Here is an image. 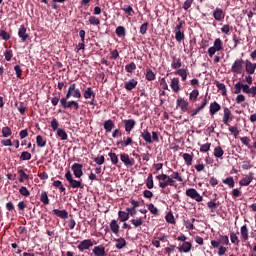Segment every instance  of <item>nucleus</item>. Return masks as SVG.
I'll return each mask as SVG.
<instances>
[{
  "mask_svg": "<svg viewBox=\"0 0 256 256\" xmlns=\"http://www.w3.org/2000/svg\"><path fill=\"white\" fill-rule=\"evenodd\" d=\"M156 179L158 181V186L160 189H162V193L165 195H169L171 193V190H165L167 187H175L177 188V181L178 183H183V176L177 171L172 172V174L169 176L167 174H159L156 176Z\"/></svg>",
  "mask_w": 256,
  "mask_h": 256,
  "instance_id": "obj_1",
  "label": "nucleus"
},
{
  "mask_svg": "<svg viewBox=\"0 0 256 256\" xmlns=\"http://www.w3.org/2000/svg\"><path fill=\"white\" fill-rule=\"evenodd\" d=\"M67 96L60 99V105L62 109H74V111H78L79 109V103L75 100L68 101Z\"/></svg>",
  "mask_w": 256,
  "mask_h": 256,
  "instance_id": "obj_2",
  "label": "nucleus"
},
{
  "mask_svg": "<svg viewBox=\"0 0 256 256\" xmlns=\"http://www.w3.org/2000/svg\"><path fill=\"white\" fill-rule=\"evenodd\" d=\"M65 179L69 183L71 189H83V182L81 180H75L71 171H67Z\"/></svg>",
  "mask_w": 256,
  "mask_h": 256,
  "instance_id": "obj_3",
  "label": "nucleus"
},
{
  "mask_svg": "<svg viewBox=\"0 0 256 256\" xmlns=\"http://www.w3.org/2000/svg\"><path fill=\"white\" fill-rule=\"evenodd\" d=\"M73 97L74 99H81V90L77 88V84L72 83L69 85L67 93H66V98H71Z\"/></svg>",
  "mask_w": 256,
  "mask_h": 256,
  "instance_id": "obj_4",
  "label": "nucleus"
},
{
  "mask_svg": "<svg viewBox=\"0 0 256 256\" xmlns=\"http://www.w3.org/2000/svg\"><path fill=\"white\" fill-rule=\"evenodd\" d=\"M186 197L193 199L197 203H201L203 201V196L199 194V192L195 188H189L186 190Z\"/></svg>",
  "mask_w": 256,
  "mask_h": 256,
  "instance_id": "obj_5",
  "label": "nucleus"
},
{
  "mask_svg": "<svg viewBox=\"0 0 256 256\" xmlns=\"http://www.w3.org/2000/svg\"><path fill=\"white\" fill-rule=\"evenodd\" d=\"M95 243L91 239H85L79 242L77 249L80 251V253H83V251H87L93 247Z\"/></svg>",
  "mask_w": 256,
  "mask_h": 256,
  "instance_id": "obj_6",
  "label": "nucleus"
},
{
  "mask_svg": "<svg viewBox=\"0 0 256 256\" xmlns=\"http://www.w3.org/2000/svg\"><path fill=\"white\" fill-rule=\"evenodd\" d=\"M231 72L235 75L243 73V59H236L231 67Z\"/></svg>",
  "mask_w": 256,
  "mask_h": 256,
  "instance_id": "obj_7",
  "label": "nucleus"
},
{
  "mask_svg": "<svg viewBox=\"0 0 256 256\" xmlns=\"http://www.w3.org/2000/svg\"><path fill=\"white\" fill-rule=\"evenodd\" d=\"M120 161H122L125 167H133V165H135V159L130 158L127 153L120 154Z\"/></svg>",
  "mask_w": 256,
  "mask_h": 256,
  "instance_id": "obj_8",
  "label": "nucleus"
},
{
  "mask_svg": "<svg viewBox=\"0 0 256 256\" xmlns=\"http://www.w3.org/2000/svg\"><path fill=\"white\" fill-rule=\"evenodd\" d=\"M71 169L73 171L74 177H76V179H81V177L83 175V164L74 163L71 166Z\"/></svg>",
  "mask_w": 256,
  "mask_h": 256,
  "instance_id": "obj_9",
  "label": "nucleus"
},
{
  "mask_svg": "<svg viewBox=\"0 0 256 256\" xmlns=\"http://www.w3.org/2000/svg\"><path fill=\"white\" fill-rule=\"evenodd\" d=\"M176 107L181 109L183 113H187V111H189V102L184 98H178L176 101Z\"/></svg>",
  "mask_w": 256,
  "mask_h": 256,
  "instance_id": "obj_10",
  "label": "nucleus"
},
{
  "mask_svg": "<svg viewBox=\"0 0 256 256\" xmlns=\"http://www.w3.org/2000/svg\"><path fill=\"white\" fill-rule=\"evenodd\" d=\"M231 121H233V114L229 108L225 107L222 122L229 127Z\"/></svg>",
  "mask_w": 256,
  "mask_h": 256,
  "instance_id": "obj_11",
  "label": "nucleus"
},
{
  "mask_svg": "<svg viewBox=\"0 0 256 256\" xmlns=\"http://www.w3.org/2000/svg\"><path fill=\"white\" fill-rule=\"evenodd\" d=\"M179 253H190L193 249V244L191 242H183L177 247Z\"/></svg>",
  "mask_w": 256,
  "mask_h": 256,
  "instance_id": "obj_12",
  "label": "nucleus"
},
{
  "mask_svg": "<svg viewBox=\"0 0 256 256\" xmlns=\"http://www.w3.org/2000/svg\"><path fill=\"white\" fill-rule=\"evenodd\" d=\"M170 87L173 91V93H179L181 91V84L179 81V78L174 77L170 80Z\"/></svg>",
  "mask_w": 256,
  "mask_h": 256,
  "instance_id": "obj_13",
  "label": "nucleus"
},
{
  "mask_svg": "<svg viewBox=\"0 0 256 256\" xmlns=\"http://www.w3.org/2000/svg\"><path fill=\"white\" fill-rule=\"evenodd\" d=\"M240 237H241L242 243H246L247 241H249V228L247 227V224L241 226Z\"/></svg>",
  "mask_w": 256,
  "mask_h": 256,
  "instance_id": "obj_14",
  "label": "nucleus"
},
{
  "mask_svg": "<svg viewBox=\"0 0 256 256\" xmlns=\"http://www.w3.org/2000/svg\"><path fill=\"white\" fill-rule=\"evenodd\" d=\"M213 17L215 21L221 22L225 20V13L223 12V9L217 7L213 11Z\"/></svg>",
  "mask_w": 256,
  "mask_h": 256,
  "instance_id": "obj_15",
  "label": "nucleus"
},
{
  "mask_svg": "<svg viewBox=\"0 0 256 256\" xmlns=\"http://www.w3.org/2000/svg\"><path fill=\"white\" fill-rule=\"evenodd\" d=\"M18 37H20L22 43H25L29 39V34H27V28L25 25H21L18 29Z\"/></svg>",
  "mask_w": 256,
  "mask_h": 256,
  "instance_id": "obj_16",
  "label": "nucleus"
},
{
  "mask_svg": "<svg viewBox=\"0 0 256 256\" xmlns=\"http://www.w3.org/2000/svg\"><path fill=\"white\" fill-rule=\"evenodd\" d=\"M253 179V173L250 172L248 175H246L243 179L239 181V185H241V187H248V185H251Z\"/></svg>",
  "mask_w": 256,
  "mask_h": 256,
  "instance_id": "obj_17",
  "label": "nucleus"
},
{
  "mask_svg": "<svg viewBox=\"0 0 256 256\" xmlns=\"http://www.w3.org/2000/svg\"><path fill=\"white\" fill-rule=\"evenodd\" d=\"M135 125H137V122H135L134 119L124 120V127H125L126 133H131V131L135 129Z\"/></svg>",
  "mask_w": 256,
  "mask_h": 256,
  "instance_id": "obj_18",
  "label": "nucleus"
},
{
  "mask_svg": "<svg viewBox=\"0 0 256 256\" xmlns=\"http://www.w3.org/2000/svg\"><path fill=\"white\" fill-rule=\"evenodd\" d=\"M245 71L248 75H253L256 71V63L251 62L250 60L245 61Z\"/></svg>",
  "mask_w": 256,
  "mask_h": 256,
  "instance_id": "obj_19",
  "label": "nucleus"
},
{
  "mask_svg": "<svg viewBox=\"0 0 256 256\" xmlns=\"http://www.w3.org/2000/svg\"><path fill=\"white\" fill-rule=\"evenodd\" d=\"M92 253L94 256H107V253L105 252V246L103 245L95 246L92 250Z\"/></svg>",
  "mask_w": 256,
  "mask_h": 256,
  "instance_id": "obj_20",
  "label": "nucleus"
},
{
  "mask_svg": "<svg viewBox=\"0 0 256 256\" xmlns=\"http://www.w3.org/2000/svg\"><path fill=\"white\" fill-rule=\"evenodd\" d=\"M219 111H221V105L217 103V101L212 102L210 104V110H209L211 117L219 113Z\"/></svg>",
  "mask_w": 256,
  "mask_h": 256,
  "instance_id": "obj_21",
  "label": "nucleus"
},
{
  "mask_svg": "<svg viewBox=\"0 0 256 256\" xmlns=\"http://www.w3.org/2000/svg\"><path fill=\"white\" fill-rule=\"evenodd\" d=\"M53 213L56 217H60V219H68L69 217V212H67V210L54 209Z\"/></svg>",
  "mask_w": 256,
  "mask_h": 256,
  "instance_id": "obj_22",
  "label": "nucleus"
},
{
  "mask_svg": "<svg viewBox=\"0 0 256 256\" xmlns=\"http://www.w3.org/2000/svg\"><path fill=\"white\" fill-rule=\"evenodd\" d=\"M130 223L133 225L134 229H139L143 223V217L133 218L130 220Z\"/></svg>",
  "mask_w": 256,
  "mask_h": 256,
  "instance_id": "obj_23",
  "label": "nucleus"
},
{
  "mask_svg": "<svg viewBox=\"0 0 256 256\" xmlns=\"http://www.w3.org/2000/svg\"><path fill=\"white\" fill-rule=\"evenodd\" d=\"M137 80L135 79H130L128 82L125 83V89L126 91H133L135 87H137Z\"/></svg>",
  "mask_w": 256,
  "mask_h": 256,
  "instance_id": "obj_24",
  "label": "nucleus"
},
{
  "mask_svg": "<svg viewBox=\"0 0 256 256\" xmlns=\"http://www.w3.org/2000/svg\"><path fill=\"white\" fill-rule=\"evenodd\" d=\"M109 227L112 231V233H114V235H119V224L117 223V220H111Z\"/></svg>",
  "mask_w": 256,
  "mask_h": 256,
  "instance_id": "obj_25",
  "label": "nucleus"
},
{
  "mask_svg": "<svg viewBox=\"0 0 256 256\" xmlns=\"http://www.w3.org/2000/svg\"><path fill=\"white\" fill-rule=\"evenodd\" d=\"M133 143V138L132 137H124L123 141L119 140L117 142V145H121V147H129Z\"/></svg>",
  "mask_w": 256,
  "mask_h": 256,
  "instance_id": "obj_26",
  "label": "nucleus"
},
{
  "mask_svg": "<svg viewBox=\"0 0 256 256\" xmlns=\"http://www.w3.org/2000/svg\"><path fill=\"white\" fill-rule=\"evenodd\" d=\"M141 137L145 141V143H153V139L151 137V133H149V130H143V132L141 133Z\"/></svg>",
  "mask_w": 256,
  "mask_h": 256,
  "instance_id": "obj_27",
  "label": "nucleus"
},
{
  "mask_svg": "<svg viewBox=\"0 0 256 256\" xmlns=\"http://www.w3.org/2000/svg\"><path fill=\"white\" fill-rule=\"evenodd\" d=\"M115 242L116 249H124V247H127V241L123 237L116 239Z\"/></svg>",
  "mask_w": 256,
  "mask_h": 256,
  "instance_id": "obj_28",
  "label": "nucleus"
},
{
  "mask_svg": "<svg viewBox=\"0 0 256 256\" xmlns=\"http://www.w3.org/2000/svg\"><path fill=\"white\" fill-rule=\"evenodd\" d=\"M207 207L208 209H210L211 213H215V211H217V207H219V202H217V200H211L207 203Z\"/></svg>",
  "mask_w": 256,
  "mask_h": 256,
  "instance_id": "obj_29",
  "label": "nucleus"
},
{
  "mask_svg": "<svg viewBox=\"0 0 256 256\" xmlns=\"http://www.w3.org/2000/svg\"><path fill=\"white\" fill-rule=\"evenodd\" d=\"M84 99H95V92L93 91V88L88 87L85 89L84 93H83Z\"/></svg>",
  "mask_w": 256,
  "mask_h": 256,
  "instance_id": "obj_30",
  "label": "nucleus"
},
{
  "mask_svg": "<svg viewBox=\"0 0 256 256\" xmlns=\"http://www.w3.org/2000/svg\"><path fill=\"white\" fill-rule=\"evenodd\" d=\"M145 79H146V81H155V79H156V74H155V72H153V71L151 70V68H147V69H146Z\"/></svg>",
  "mask_w": 256,
  "mask_h": 256,
  "instance_id": "obj_31",
  "label": "nucleus"
},
{
  "mask_svg": "<svg viewBox=\"0 0 256 256\" xmlns=\"http://www.w3.org/2000/svg\"><path fill=\"white\" fill-rule=\"evenodd\" d=\"M176 75H179V77H181V81H187V69L185 68H180L175 72Z\"/></svg>",
  "mask_w": 256,
  "mask_h": 256,
  "instance_id": "obj_32",
  "label": "nucleus"
},
{
  "mask_svg": "<svg viewBox=\"0 0 256 256\" xmlns=\"http://www.w3.org/2000/svg\"><path fill=\"white\" fill-rule=\"evenodd\" d=\"M213 155L217 159H221L223 157V155H225V151L223 150V148L221 146H217V147L214 148Z\"/></svg>",
  "mask_w": 256,
  "mask_h": 256,
  "instance_id": "obj_33",
  "label": "nucleus"
},
{
  "mask_svg": "<svg viewBox=\"0 0 256 256\" xmlns=\"http://www.w3.org/2000/svg\"><path fill=\"white\" fill-rule=\"evenodd\" d=\"M113 127H115L113 120L109 119L104 122V129L106 133H111V131L113 130Z\"/></svg>",
  "mask_w": 256,
  "mask_h": 256,
  "instance_id": "obj_34",
  "label": "nucleus"
},
{
  "mask_svg": "<svg viewBox=\"0 0 256 256\" xmlns=\"http://www.w3.org/2000/svg\"><path fill=\"white\" fill-rule=\"evenodd\" d=\"M184 161H185V164L188 166V167H191V165H193V155L189 154V153H184L182 155Z\"/></svg>",
  "mask_w": 256,
  "mask_h": 256,
  "instance_id": "obj_35",
  "label": "nucleus"
},
{
  "mask_svg": "<svg viewBox=\"0 0 256 256\" xmlns=\"http://www.w3.org/2000/svg\"><path fill=\"white\" fill-rule=\"evenodd\" d=\"M52 185L53 187H55V189H59L60 193H65V186H63V182H61L60 180L54 181Z\"/></svg>",
  "mask_w": 256,
  "mask_h": 256,
  "instance_id": "obj_36",
  "label": "nucleus"
},
{
  "mask_svg": "<svg viewBox=\"0 0 256 256\" xmlns=\"http://www.w3.org/2000/svg\"><path fill=\"white\" fill-rule=\"evenodd\" d=\"M56 135L61 139V141H67L68 139L67 132H65L62 128L56 130Z\"/></svg>",
  "mask_w": 256,
  "mask_h": 256,
  "instance_id": "obj_37",
  "label": "nucleus"
},
{
  "mask_svg": "<svg viewBox=\"0 0 256 256\" xmlns=\"http://www.w3.org/2000/svg\"><path fill=\"white\" fill-rule=\"evenodd\" d=\"M18 173L20 175L18 178L19 183H24L27 181V179H29V175H27L23 169L18 170Z\"/></svg>",
  "mask_w": 256,
  "mask_h": 256,
  "instance_id": "obj_38",
  "label": "nucleus"
},
{
  "mask_svg": "<svg viewBox=\"0 0 256 256\" xmlns=\"http://www.w3.org/2000/svg\"><path fill=\"white\" fill-rule=\"evenodd\" d=\"M118 217L121 221V223H125V221H129V213L125 211H119L118 212Z\"/></svg>",
  "mask_w": 256,
  "mask_h": 256,
  "instance_id": "obj_39",
  "label": "nucleus"
},
{
  "mask_svg": "<svg viewBox=\"0 0 256 256\" xmlns=\"http://www.w3.org/2000/svg\"><path fill=\"white\" fill-rule=\"evenodd\" d=\"M194 222H195V218H191L190 220H184V226L189 231H193V229H195V225H193Z\"/></svg>",
  "mask_w": 256,
  "mask_h": 256,
  "instance_id": "obj_40",
  "label": "nucleus"
},
{
  "mask_svg": "<svg viewBox=\"0 0 256 256\" xmlns=\"http://www.w3.org/2000/svg\"><path fill=\"white\" fill-rule=\"evenodd\" d=\"M222 183H224V185H228L230 189H233L235 187V180L233 179L232 176H229L226 179H224Z\"/></svg>",
  "mask_w": 256,
  "mask_h": 256,
  "instance_id": "obj_41",
  "label": "nucleus"
},
{
  "mask_svg": "<svg viewBox=\"0 0 256 256\" xmlns=\"http://www.w3.org/2000/svg\"><path fill=\"white\" fill-rule=\"evenodd\" d=\"M146 187L147 189H153L155 187V184L153 182V174H149L146 179Z\"/></svg>",
  "mask_w": 256,
  "mask_h": 256,
  "instance_id": "obj_42",
  "label": "nucleus"
},
{
  "mask_svg": "<svg viewBox=\"0 0 256 256\" xmlns=\"http://www.w3.org/2000/svg\"><path fill=\"white\" fill-rule=\"evenodd\" d=\"M108 157H110L112 165H117V163H119V157L115 152H109Z\"/></svg>",
  "mask_w": 256,
  "mask_h": 256,
  "instance_id": "obj_43",
  "label": "nucleus"
},
{
  "mask_svg": "<svg viewBox=\"0 0 256 256\" xmlns=\"http://www.w3.org/2000/svg\"><path fill=\"white\" fill-rule=\"evenodd\" d=\"M212 47L218 51H221V49H223V41H221V38L215 39Z\"/></svg>",
  "mask_w": 256,
  "mask_h": 256,
  "instance_id": "obj_44",
  "label": "nucleus"
},
{
  "mask_svg": "<svg viewBox=\"0 0 256 256\" xmlns=\"http://www.w3.org/2000/svg\"><path fill=\"white\" fill-rule=\"evenodd\" d=\"M165 220L167 223L175 225V216H173V212H168L165 216Z\"/></svg>",
  "mask_w": 256,
  "mask_h": 256,
  "instance_id": "obj_45",
  "label": "nucleus"
},
{
  "mask_svg": "<svg viewBox=\"0 0 256 256\" xmlns=\"http://www.w3.org/2000/svg\"><path fill=\"white\" fill-rule=\"evenodd\" d=\"M40 201L43 205H49V196L47 195V192L44 191L41 193Z\"/></svg>",
  "mask_w": 256,
  "mask_h": 256,
  "instance_id": "obj_46",
  "label": "nucleus"
},
{
  "mask_svg": "<svg viewBox=\"0 0 256 256\" xmlns=\"http://www.w3.org/2000/svg\"><path fill=\"white\" fill-rule=\"evenodd\" d=\"M36 144H37V147H45V145H47V141L43 139V136L38 135L36 137Z\"/></svg>",
  "mask_w": 256,
  "mask_h": 256,
  "instance_id": "obj_47",
  "label": "nucleus"
},
{
  "mask_svg": "<svg viewBox=\"0 0 256 256\" xmlns=\"http://www.w3.org/2000/svg\"><path fill=\"white\" fill-rule=\"evenodd\" d=\"M11 135H13V131H11L9 126L2 128V136L3 137L7 138V137H11Z\"/></svg>",
  "mask_w": 256,
  "mask_h": 256,
  "instance_id": "obj_48",
  "label": "nucleus"
},
{
  "mask_svg": "<svg viewBox=\"0 0 256 256\" xmlns=\"http://www.w3.org/2000/svg\"><path fill=\"white\" fill-rule=\"evenodd\" d=\"M216 87L219 91H221L223 96L227 95V87L223 83L217 82Z\"/></svg>",
  "mask_w": 256,
  "mask_h": 256,
  "instance_id": "obj_49",
  "label": "nucleus"
},
{
  "mask_svg": "<svg viewBox=\"0 0 256 256\" xmlns=\"http://www.w3.org/2000/svg\"><path fill=\"white\" fill-rule=\"evenodd\" d=\"M230 241L234 245H239V243H240L239 236H237V234L235 232H231L230 233Z\"/></svg>",
  "mask_w": 256,
  "mask_h": 256,
  "instance_id": "obj_50",
  "label": "nucleus"
},
{
  "mask_svg": "<svg viewBox=\"0 0 256 256\" xmlns=\"http://www.w3.org/2000/svg\"><path fill=\"white\" fill-rule=\"evenodd\" d=\"M147 207L152 215H159V209L153 203L148 204Z\"/></svg>",
  "mask_w": 256,
  "mask_h": 256,
  "instance_id": "obj_51",
  "label": "nucleus"
},
{
  "mask_svg": "<svg viewBox=\"0 0 256 256\" xmlns=\"http://www.w3.org/2000/svg\"><path fill=\"white\" fill-rule=\"evenodd\" d=\"M197 97H199V90L194 89V90L189 94V100H190V101H197Z\"/></svg>",
  "mask_w": 256,
  "mask_h": 256,
  "instance_id": "obj_52",
  "label": "nucleus"
},
{
  "mask_svg": "<svg viewBox=\"0 0 256 256\" xmlns=\"http://www.w3.org/2000/svg\"><path fill=\"white\" fill-rule=\"evenodd\" d=\"M90 25H101V20H99V18L95 17V16H90L88 19Z\"/></svg>",
  "mask_w": 256,
  "mask_h": 256,
  "instance_id": "obj_53",
  "label": "nucleus"
},
{
  "mask_svg": "<svg viewBox=\"0 0 256 256\" xmlns=\"http://www.w3.org/2000/svg\"><path fill=\"white\" fill-rule=\"evenodd\" d=\"M221 245H229V236L227 235H220L219 240Z\"/></svg>",
  "mask_w": 256,
  "mask_h": 256,
  "instance_id": "obj_54",
  "label": "nucleus"
},
{
  "mask_svg": "<svg viewBox=\"0 0 256 256\" xmlns=\"http://www.w3.org/2000/svg\"><path fill=\"white\" fill-rule=\"evenodd\" d=\"M125 69H126L127 73H133L135 71V69H137V65H135L134 62H131L130 64L125 66Z\"/></svg>",
  "mask_w": 256,
  "mask_h": 256,
  "instance_id": "obj_55",
  "label": "nucleus"
},
{
  "mask_svg": "<svg viewBox=\"0 0 256 256\" xmlns=\"http://www.w3.org/2000/svg\"><path fill=\"white\" fill-rule=\"evenodd\" d=\"M20 159H21V161L31 160V153H29L28 151L22 152L21 155H20Z\"/></svg>",
  "mask_w": 256,
  "mask_h": 256,
  "instance_id": "obj_56",
  "label": "nucleus"
},
{
  "mask_svg": "<svg viewBox=\"0 0 256 256\" xmlns=\"http://www.w3.org/2000/svg\"><path fill=\"white\" fill-rule=\"evenodd\" d=\"M19 193H20V195H22L23 197H29V195H31V192H29V190H28L27 187H25V186H22V187L19 189Z\"/></svg>",
  "mask_w": 256,
  "mask_h": 256,
  "instance_id": "obj_57",
  "label": "nucleus"
},
{
  "mask_svg": "<svg viewBox=\"0 0 256 256\" xmlns=\"http://www.w3.org/2000/svg\"><path fill=\"white\" fill-rule=\"evenodd\" d=\"M116 35H117L118 37H125V27H123V26H118V27L116 28Z\"/></svg>",
  "mask_w": 256,
  "mask_h": 256,
  "instance_id": "obj_58",
  "label": "nucleus"
},
{
  "mask_svg": "<svg viewBox=\"0 0 256 256\" xmlns=\"http://www.w3.org/2000/svg\"><path fill=\"white\" fill-rule=\"evenodd\" d=\"M175 39L178 43H181L185 39V34L181 31L175 32Z\"/></svg>",
  "mask_w": 256,
  "mask_h": 256,
  "instance_id": "obj_59",
  "label": "nucleus"
},
{
  "mask_svg": "<svg viewBox=\"0 0 256 256\" xmlns=\"http://www.w3.org/2000/svg\"><path fill=\"white\" fill-rule=\"evenodd\" d=\"M172 69H181V59H174L171 64Z\"/></svg>",
  "mask_w": 256,
  "mask_h": 256,
  "instance_id": "obj_60",
  "label": "nucleus"
},
{
  "mask_svg": "<svg viewBox=\"0 0 256 256\" xmlns=\"http://www.w3.org/2000/svg\"><path fill=\"white\" fill-rule=\"evenodd\" d=\"M50 125L53 131L59 130V121H57V118H53Z\"/></svg>",
  "mask_w": 256,
  "mask_h": 256,
  "instance_id": "obj_61",
  "label": "nucleus"
},
{
  "mask_svg": "<svg viewBox=\"0 0 256 256\" xmlns=\"http://www.w3.org/2000/svg\"><path fill=\"white\" fill-rule=\"evenodd\" d=\"M0 37L3 41H9L11 39V35H9L5 30L0 31Z\"/></svg>",
  "mask_w": 256,
  "mask_h": 256,
  "instance_id": "obj_62",
  "label": "nucleus"
},
{
  "mask_svg": "<svg viewBox=\"0 0 256 256\" xmlns=\"http://www.w3.org/2000/svg\"><path fill=\"white\" fill-rule=\"evenodd\" d=\"M241 91H242V83L241 82H237L234 85V93H235V95L241 94Z\"/></svg>",
  "mask_w": 256,
  "mask_h": 256,
  "instance_id": "obj_63",
  "label": "nucleus"
},
{
  "mask_svg": "<svg viewBox=\"0 0 256 256\" xmlns=\"http://www.w3.org/2000/svg\"><path fill=\"white\" fill-rule=\"evenodd\" d=\"M211 149V143H206L201 145L200 152L201 153H207Z\"/></svg>",
  "mask_w": 256,
  "mask_h": 256,
  "instance_id": "obj_64",
  "label": "nucleus"
}]
</instances>
